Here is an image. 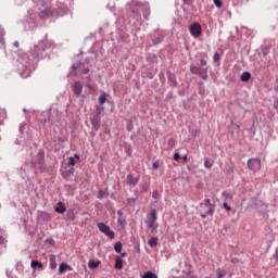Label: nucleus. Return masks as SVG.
<instances>
[{"label": "nucleus", "mask_w": 278, "mask_h": 278, "mask_svg": "<svg viewBox=\"0 0 278 278\" xmlns=\"http://www.w3.org/2000/svg\"><path fill=\"white\" fill-rule=\"evenodd\" d=\"M53 47V41L47 39L41 40L38 45H35L34 48L30 50V54H22L18 56V71L21 77L27 79L34 71H36V62L38 60H42L45 55H47V49H51Z\"/></svg>", "instance_id": "1"}, {"label": "nucleus", "mask_w": 278, "mask_h": 278, "mask_svg": "<svg viewBox=\"0 0 278 278\" xmlns=\"http://www.w3.org/2000/svg\"><path fill=\"white\" fill-rule=\"evenodd\" d=\"M130 10L132 14V18H135L136 22L132 23V25H138L140 23V12L141 10L143 12V17L146 21H149V14H151V9L149 8V3L140 2L138 0H132L130 3Z\"/></svg>", "instance_id": "2"}, {"label": "nucleus", "mask_w": 278, "mask_h": 278, "mask_svg": "<svg viewBox=\"0 0 278 278\" xmlns=\"http://www.w3.org/2000/svg\"><path fill=\"white\" fill-rule=\"evenodd\" d=\"M216 207L213 205L210 199H205L204 202L200 204V216L202 218H207V216H213Z\"/></svg>", "instance_id": "3"}, {"label": "nucleus", "mask_w": 278, "mask_h": 278, "mask_svg": "<svg viewBox=\"0 0 278 278\" xmlns=\"http://www.w3.org/2000/svg\"><path fill=\"white\" fill-rule=\"evenodd\" d=\"M189 31L193 38H201L203 35V27L199 24V22H194L190 28Z\"/></svg>", "instance_id": "4"}, {"label": "nucleus", "mask_w": 278, "mask_h": 278, "mask_svg": "<svg viewBox=\"0 0 278 278\" xmlns=\"http://www.w3.org/2000/svg\"><path fill=\"white\" fill-rule=\"evenodd\" d=\"M98 229L99 231L104 233V236H108V238L114 240L115 233L110 229V227L105 223H98Z\"/></svg>", "instance_id": "5"}, {"label": "nucleus", "mask_w": 278, "mask_h": 278, "mask_svg": "<svg viewBox=\"0 0 278 278\" xmlns=\"http://www.w3.org/2000/svg\"><path fill=\"white\" fill-rule=\"evenodd\" d=\"M248 167L250 168V170L256 173V170H260V168H262V161L260 159H250L248 161Z\"/></svg>", "instance_id": "6"}, {"label": "nucleus", "mask_w": 278, "mask_h": 278, "mask_svg": "<svg viewBox=\"0 0 278 278\" xmlns=\"http://www.w3.org/2000/svg\"><path fill=\"white\" fill-rule=\"evenodd\" d=\"M34 166H37L38 168H42V166H45V152L40 151L37 154V161H35Z\"/></svg>", "instance_id": "7"}, {"label": "nucleus", "mask_w": 278, "mask_h": 278, "mask_svg": "<svg viewBox=\"0 0 278 278\" xmlns=\"http://www.w3.org/2000/svg\"><path fill=\"white\" fill-rule=\"evenodd\" d=\"M83 90H84V85L81 84V81L78 80V81L74 83L73 92H74V94H76V97H79V94H81Z\"/></svg>", "instance_id": "8"}, {"label": "nucleus", "mask_w": 278, "mask_h": 278, "mask_svg": "<svg viewBox=\"0 0 278 278\" xmlns=\"http://www.w3.org/2000/svg\"><path fill=\"white\" fill-rule=\"evenodd\" d=\"M51 14H53V12L51 11V7L47 4L45 9H41L39 16L40 18H47L48 16H51Z\"/></svg>", "instance_id": "9"}, {"label": "nucleus", "mask_w": 278, "mask_h": 278, "mask_svg": "<svg viewBox=\"0 0 278 278\" xmlns=\"http://www.w3.org/2000/svg\"><path fill=\"white\" fill-rule=\"evenodd\" d=\"M126 184L128 186H137L138 185V177L134 176V174H128L126 177Z\"/></svg>", "instance_id": "10"}, {"label": "nucleus", "mask_w": 278, "mask_h": 278, "mask_svg": "<svg viewBox=\"0 0 278 278\" xmlns=\"http://www.w3.org/2000/svg\"><path fill=\"white\" fill-rule=\"evenodd\" d=\"M37 220H42L43 223H46L47 220H51V214L41 211L37 215Z\"/></svg>", "instance_id": "11"}, {"label": "nucleus", "mask_w": 278, "mask_h": 278, "mask_svg": "<svg viewBox=\"0 0 278 278\" xmlns=\"http://www.w3.org/2000/svg\"><path fill=\"white\" fill-rule=\"evenodd\" d=\"M74 71H78L79 73H81L83 75H88V73H90V68L88 67H81V64H74L73 65Z\"/></svg>", "instance_id": "12"}, {"label": "nucleus", "mask_w": 278, "mask_h": 278, "mask_svg": "<svg viewBox=\"0 0 278 278\" xmlns=\"http://www.w3.org/2000/svg\"><path fill=\"white\" fill-rule=\"evenodd\" d=\"M54 212H56V214H64V212H66V206L64 203L59 202L56 207H54Z\"/></svg>", "instance_id": "13"}, {"label": "nucleus", "mask_w": 278, "mask_h": 278, "mask_svg": "<svg viewBox=\"0 0 278 278\" xmlns=\"http://www.w3.org/2000/svg\"><path fill=\"white\" fill-rule=\"evenodd\" d=\"M49 262H50L51 270H55L58 268V262H56L55 255L51 254L49 257Z\"/></svg>", "instance_id": "14"}, {"label": "nucleus", "mask_w": 278, "mask_h": 278, "mask_svg": "<svg viewBox=\"0 0 278 278\" xmlns=\"http://www.w3.org/2000/svg\"><path fill=\"white\" fill-rule=\"evenodd\" d=\"M198 75L203 79L204 81L207 80V67H200V72Z\"/></svg>", "instance_id": "15"}, {"label": "nucleus", "mask_w": 278, "mask_h": 278, "mask_svg": "<svg viewBox=\"0 0 278 278\" xmlns=\"http://www.w3.org/2000/svg\"><path fill=\"white\" fill-rule=\"evenodd\" d=\"M148 220L152 222V223H156L157 222V210H152L151 213L149 214V218Z\"/></svg>", "instance_id": "16"}, {"label": "nucleus", "mask_w": 278, "mask_h": 278, "mask_svg": "<svg viewBox=\"0 0 278 278\" xmlns=\"http://www.w3.org/2000/svg\"><path fill=\"white\" fill-rule=\"evenodd\" d=\"M91 125L92 127L96 129V131H99V127H100V122H99V116H94L92 119H91Z\"/></svg>", "instance_id": "17"}, {"label": "nucleus", "mask_w": 278, "mask_h": 278, "mask_svg": "<svg viewBox=\"0 0 278 278\" xmlns=\"http://www.w3.org/2000/svg\"><path fill=\"white\" fill-rule=\"evenodd\" d=\"M115 268L116 270H123V258L116 256L115 258Z\"/></svg>", "instance_id": "18"}, {"label": "nucleus", "mask_w": 278, "mask_h": 278, "mask_svg": "<svg viewBox=\"0 0 278 278\" xmlns=\"http://www.w3.org/2000/svg\"><path fill=\"white\" fill-rule=\"evenodd\" d=\"M30 266L31 268H39L40 270L45 268V265L39 261H31Z\"/></svg>", "instance_id": "19"}, {"label": "nucleus", "mask_w": 278, "mask_h": 278, "mask_svg": "<svg viewBox=\"0 0 278 278\" xmlns=\"http://www.w3.org/2000/svg\"><path fill=\"white\" fill-rule=\"evenodd\" d=\"M73 175H75V168H71V169L65 170V172L63 173V177H64L65 179H71V177H73Z\"/></svg>", "instance_id": "20"}, {"label": "nucleus", "mask_w": 278, "mask_h": 278, "mask_svg": "<svg viewBox=\"0 0 278 278\" xmlns=\"http://www.w3.org/2000/svg\"><path fill=\"white\" fill-rule=\"evenodd\" d=\"M148 244L151 247V249H155V247H157V237L150 238L148 240Z\"/></svg>", "instance_id": "21"}, {"label": "nucleus", "mask_w": 278, "mask_h": 278, "mask_svg": "<svg viewBox=\"0 0 278 278\" xmlns=\"http://www.w3.org/2000/svg\"><path fill=\"white\" fill-rule=\"evenodd\" d=\"M146 225L148 227V229H152V231H155V229H157V224H155V222H151V220H147Z\"/></svg>", "instance_id": "22"}, {"label": "nucleus", "mask_w": 278, "mask_h": 278, "mask_svg": "<svg viewBox=\"0 0 278 278\" xmlns=\"http://www.w3.org/2000/svg\"><path fill=\"white\" fill-rule=\"evenodd\" d=\"M68 268L71 270V267L66 263H61L59 266V273L60 275L64 274V271Z\"/></svg>", "instance_id": "23"}, {"label": "nucleus", "mask_w": 278, "mask_h": 278, "mask_svg": "<svg viewBox=\"0 0 278 278\" xmlns=\"http://www.w3.org/2000/svg\"><path fill=\"white\" fill-rule=\"evenodd\" d=\"M241 81H249V79H251V73L249 72H243L241 74V77H240Z\"/></svg>", "instance_id": "24"}, {"label": "nucleus", "mask_w": 278, "mask_h": 278, "mask_svg": "<svg viewBox=\"0 0 278 278\" xmlns=\"http://www.w3.org/2000/svg\"><path fill=\"white\" fill-rule=\"evenodd\" d=\"M164 40V37L160 34H156V37L152 39L153 45H160Z\"/></svg>", "instance_id": "25"}, {"label": "nucleus", "mask_w": 278, "mask_h": 278, "mask_svg": "<svg viewBox=\"0 0 278 278\" xmlns=\"http://www.w3.org/2000/svg\"><path fill=\"white\" fill-rule=\"evenodd\" d=\"M201 71V66H197V65H191L190 66V72L193 74V75H199Z\"/></svg>", "instance_id": "26"}, {"label": "nucleus", "mask_w": 278, "mask_h": 278, "mask_svg": "<svg viewBox=\"0 0 278 278\" xmlns=\"http://www.w3.org/2000/svg\"><path fill=\"white\" fill-rule=\"evenodd\" d=\"M114 251H115V253H121V251H123V243H121V241H117L114 244Z\"/></svg>", "instance_id": "27"}, {"label": "nucleus", "mask_w": 278, "mask_h": 278, "mask_svg": "<svg viewBox=\"0 0 278 278\" xmlns=\"http://www.w3.org/2000/svg\"><path fill=\"white\" fill-rule=\"evenodd\" d=\"M99 264H101V262H99V261L98 262L89 261L88 266H89V268L94 269V268L99 267Z\"/></svg>", "instance_id": "28"}, {"label": "nucleus", "mask_w": 278, "mask_h": 278, "mask_svg": "<svg viewBox=\"0 0 278 278\" xmlns=\"http://www.w3.org/2000/svg\"><path fill=\"white\" fill-rule=\"evenodd\" d=\"M105 101H108V96L105 93H102L100 97H99V103L100 105H103L105 103Z\"/></svg>", "instance_id": "29"}, {"label": "nucleus", "mask_w": 278, "mask_h": 278, "mask_svg": "<svg viewBox=\"0 0 278 278\" xmlns=\"http://www.w3.org/2000/svg\"><path fill=\"white\" fill-rule=\"evenodd\" d=\"M168 81H170V84H172L173 86H177V79L175 78V75L169 74V75H168Z\"/></svg>", "instance_id": "30"}, {"label": "nucleus", "mask_w": 278, "mask_h": 278, "mask_svg": "<svg viewBox=\"0 0 278 278\" xmlns=\"http://www.w3.org/2000/svg\"><path fill=\"white\" fill-rule=\"evenodd\" d=\"M227 276V271L225 269H217V278H224Z\"/></svg>", "instance_id": "31"}, {"label": "nucleus", "mask_w": 278, "mask_h": 278, "mask_svg": "<svg viewBox=\"0 0 278 278\" xmlns=\"http://www.w3.org/2000/svg\"><path fill=\"white\" fill-rule=\"evenodd\" d=\"M142 278H157V276L155 275V273L153 271H147Z\"/></svg>", "instance_id": "32"}, {"label": "nucleus", "mask_w": 278, "mask_h": 278, "mask_svg": "<svg viewBox=\"0 0 278 278\" xmlns=\"http://www.w3.org/2000/svg\"><path fill=\"white\" fill-rule=\"evenodd\" d=\"M213 165H214V163L212 161H210V159H205V161H204L205 168H212Z\"/></svg>", "instance_id": "33"}, {"label": "nucleus", "mask_w": 278, "mask_h": 278, "mask_svg": "<svg viewBox=\"0 0 278 278\" xmlns=\"http://www.w3.org/2000/svg\"><path fill=\"white\" fill-rule=\"evenodd\" d=\"M105 197H108V191L101 189V190L99 191L98 199H103V198H105Z\"/></svg>", "instance_id": "34"}, {"label": "nucleus", "mask_w": 278, "mask_h": 278, "mask_svg": "<svg viewBox=\"0 0 278 278\" xmlns=\"http://www.w3.org/2000/svg\"><path fill=\"white\" fill-rule=\"evenodd\" d=\"M213 62H215V63L220 62V54L218 52L214 53Z\"/></svg>", "instance_id": "35"}, {"label": "nucleus", "mask_w": 278, "mask_h": 278, "mask_svg": "<svg viewBox=\"0 0 278 278\" xmlns=\"http://www.w3.org/2000/svg\"><path fill=\"white\" fill-rule=\"evenodd\" d=\"M67 166H75V157L70 156Z\"/></svg>", "instance_id": "36"}, {"label": "nucleus", "mask_w": 278, "mask_h": 278, "mask_svg": "<svg viewBox=\"0 0 278 278\" xmlns=\"http://www.w3.org/2000/svg\"><path fill=\"white\" fill-rule=\"evenodd\" d=\"M207 65V59L202 58L200 59V66H206Z\"/></svg>", "instance_id": "37"}, {"label": "nucleus", "mask_w": 278, "mask_h": 278, "mask_svg": "<svg viewBox=\"0 0 278 278\" xmlns=\"http://www.w3.org/2000/svg\"><path fill=\"white\" fill-rule=\"evenodd\" d=\"M216 8H223V2L220 0H213Z\"/></svg>", "instance_id": "38"}, {"label": "nucleus", "mask_w": 278, "mask_h": 278, "mask_svg": "<svg viewBox=\"0 0 278 278\" xmlns=\"http://www.w3.org/2000/svg\"><path fill=\"white\" fill-rule=\"evenodd\" d=\"M3 36H5V30H3V28H0V42H3Z\"/></svg>", "instance_id": "39"}, {"label": "nucleus", "mask_w": 278, "mask_h": 278, "mask_svg": "<svg viewBox=\"0 0 278 278\" xmlns=\"http://www.w3.org/2000/svg\"><path fill=\"white\" fill-rule=\"evenodd\" d=\"M223 207H224V210H226L227 212H231V207L228 205L227 202H224V203H223Z\"/></svg>", "instance_id": "40"}, {"label": "nucleus", "mask_w": 278, "mask_h": 278, "mask_svg": "<svg viewBox=\"0 0 278 278\" xmlns=\"http://www.w3.org/2000/svg\"><path fill=\"white\" fill-rule=\"evenodd\" d=\"M181 157V155H179V152H176L175 154H174V160H175V162H179V159Z\"/></svg>", "instance_id": "41"}, {"label": "nucleus", "mask_w": 278, "mask_h": 278, "mask_svg": "<svg viewBox=\"0 0 278 278\" xmlns=\"http://www.w3.org/2000/svg\"><path fill=\"white\" fill-rule=\"evenodd\" d=\"M152 168H153L154 170H157V168H160V163H159V162H154V163L152 164Z\"/></svg>", "instance_id": "42"}, {"label": "nucleus", "mask_w": 278, "mask_h": 278, "mask_svg": "<svg viewBox=\"0 0 278 278\" xmlns=\"http://www.w3.org/2000/svg\"><path fill=\"white\" fill-rule=\"evenodd\" d=\"M127 203H128L129 205H134V204L136 203V199L129 198V199L127 200Z\"/></svg>", "instance_id": "43"}, {"label": "nucleus", "mask_w": 278, "mask_h": 278, "mask_svg": "<svg viewBox=\"0 0 278 278\" xmlns=\"http://www.w3.org/2000/svg\"><path fill=\"white\" fill-rule=\"evenodd\" d=\"M153 199H157L160 197V192L157 190L152 193Z\"/></svg>", "instance_id": "44"}, {"label": "nucleus", "mask_w": 278, "mask_h": 278, "mask_svg": "<svg viewBox=\"0 0 278 278\" xmlns=\"http://www.w3.org/2000/svg\"><path fill=\"white\" fill-rule=\"evenodd\" d=\"M184 162H188V155L182 156Z\"/></svg>", "instance_id": "45"}, {"label": "nucleus", "mask_w": 278, "mask_h": 278, "mask_svg": "<svg viewBox=\"0 0 278 278\" xmlns=\"http://www.w3.org/2000/svg\"><path fill=\"white\" fill-rule=\"evenodd\" d=\"M73 157H74V161L79 160V154H75Z\"/></svg>", "instance_id": "46"}, {"label": "nucleus", "mask_w": 278, "mask_h": 278, "mask_svg": "<svg viewBox=\"0 0 278 278\" xmlns=\"http://www.w3.org/2000/svg\"><path fill=\"white\" fill-rule=\"evenodd\" d=\"M274 108H276V110H278V100L275 102Z\"/></svg>", "instance_id": "47"}, {"label": "nucleus", "mask_w": 278, "mask_h": 278, "mask_svg": "<svg viewBox=\"0 0 278 278\" xmlns=\"http://www.w3.org/2000/svg\"><path fill=\"white\" fill-rule=\"evenodd\" d=\"M18 45H20L18 41H15V42L13 43V46L16 47V48H18Z\"/></svg>", "instance_id": "48"}, {"label": "nucleus", "mask_w": 278, "mask_h": 278, "mask_svg": "<svg viewBox=\"0 0 278 278\" xmlns=\"http://www.w3.org/2000/svg\"><path fill=\"white\" fill-rule=\"evenodd\" d=\"M118 216H123V211H117Z\"/></svg>", "instance_id": "49"}, {"label": "nucleus", "mask_w": 278, "mask_h": 278, "mask_svg": "<svg viewBox=\"0 0 278 278\" xmlns=\"http://www.w3.org/2000/svg\"><path fill=\"white\" fill-rule=\"evenodd\" d=\"M235 127H236L237 129H240V125H238V124H235Z\"/></svg>", "instance_id": "50"}, {"label": "nucleus", "mask_w": 278, "mask_h": 278, "mask_svg": "<svg viewBox=\"0 0 278 278\" xmlns=\"http://www.w3.org/2000/svg\"><path fill=\"white\" fill-rule=\"evenodd\" d=\"M0 243L3 244V237H0Z\"/></svg>", "instance_id": "51"}, {"label": "nucleus", "mask_w": 278, "mask_h": 278, "mask_svg": "<svg viewBox=\"0 0 278 278\" xmlns=\"http://www.w3.org/2000/svg\"><path fill=\"white\" fill-rule=\"evenodd\" d=\"M87 88H90V89H92V86H90V85H87Z\"/></svg>", "instance_id": "52"}, {"label": "nucleus", "mask_w": 278, "mask_h": 278, "mask_svg": "<svg viewBox=\"0 0 278 278\" xmlns=\"http://www.w3.org/2000/svg\"><path fill=\"white\" fill-rule=\"evenodd\" d=\"M123 222L121 219H118V224L121 225Z\"/></svg>", "instance_id": "53"}, {"label": "nucleus", "mask_w": 278, "mask_h": 278, "mask_svg": "<svg viewBox=\"0 0 278 278\" xmlns=\"http://www.w3.org/2000/svg\"><path fill=\"white\" fill-rule=\"evenodd\" d=\"M122 257H125V253H124V254H122Z\"/></svg>", "instance_id": "54"}]
</instances>
